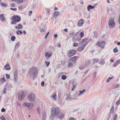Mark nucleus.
Wrapping results in <instances>:
<instances>
[{
    "label": "nucleus",
    "mask_w": 120,
    "mask_h": 120,
    "mask_svg": "<svg viewBox=\"0 0 120 120\" xmlns=\"http://www.w3.org/2000/svg\"><path fill=\"white\" fill-rule=\"evenodd\" d=\"M61 78L63 80H65L67 78V76L65 75H63L62 76Z\"/></svg>",
    "instance_id": "35"
},
{
    "label": "nucleus",
    "mask_w": 120,
    "mask_h": 120,
    "mask_svg": "<svg viewBox=\"0 0 120 120\" xmlns=\"http://www.w3.org/2000/svg\"><path fill=\"white\" fill-rule=\"evenodd\" d=\"M78 94L77 93H75L73 95V99H77L79 98V96Z\"/></svg>",
    "instance_id": "14"
},
{
    "label": "nucleus",
    "mask_w": 120,
    "mask_h": 120,
    "mask_svg": "<svg viewBox=\"0 0 120 120\" xmlns=\"http://www.w3.org/2000/svg\"><path fill=\"white\" fill-rule=\"evenodd\" d=\"M94 8V6H92L91 5H89L87 6V8L88 10L89 11L90 9H92Z\"/></svg>",
    "instance_id": "20"
},
{
    "label": "nucleus",
    "mask_w": 120,
    "mask_h": 120,
    "mask_svg": "<svg viewBox=\"0 0 120 120\" xmlns=\"http://www.w3.org/2000/svg\"><path fill=\"white\" fill-rule=\"evenodd\" d=\"M90 63V61L88 60L86 62V67L87 66L89 65V64Z\"/></svg>",
    "instance_id": "44"
},
{
    "label": "nucleus",
    "mask_w": 120,
    "mask_h": 120,
    "mask_svg": "<svg viewBox=\"0 0 120 120\" xmlns=\"http://www.w3.org/2000/svg\"><path fill=\"white\" fill-rule=\"evenodd\" d=\"M49 32H48L47 34H46L45 37H44V38L45 39H47V37L48 36V35H49Z\"/></svg>",
    "instance_id": "46"
},
{
    "label": "nucleus",
    "mask_w": 120,
    "mask_h": 120,
    "mask_svg": "<svg viewBox=\"0 0 120 120\" xmlns=\"http://www.w3.org/2000/svg\"><path fill=\"white\" fill-rule=\"evenodd\" d=\"M73 66V64L72 63H68V67H70L71 66L72 67Z\"/></svg>",
    "instance_id": "45"
},
{
    "label": "nucleus",
    "mask_w": 120,
    "mask_h": 120,
    "mask_svg": "<svg viewBox=\"0 0 120 120\" xmlns=\"http://www.w3.org/2000/svg\"><path fill=\"white\" fill-rule=\"evenodd\" d=\"M120 103V100H118L116 102V104L117 105H118Z\"/></svg>",
    "instance_id": "53"
},
{
    "label": "nucleus",
    "mask_w": 120,
    "mask_h": 120,
    "mask_svg": "<svg viewBox=\"0 0 120 120\" xmlns=\"http://www.w3.org/2000/svg\"><path fill=\"white\" fill-rule=\"evenodd\" d=\"M96 72H95L93 75V77L94 78H95L96 76Z\"/></svg>",
    "instance_id": "43"
},
{
    "label": "nucleus",
    "mask_w": 120,
    "mask_h": 120,
    "mask_svg": "<svg viewBox=\"0 0 120 120\" xmlns=\"http://www.w3.org/2000/svg\"><path fill=\"white\" fill-rule=\"evenodd\" d=\"M1 81H3V82H4L5 81V77H3V78H2L1 80Z\"/></svg>",
    "instance_id": "55"
},
{
    "label": "nucleus",
    "mask_w": 120,
    "mask_h": 120,
    "mask_svg": "<svg viewBox=\"0 0 120 120\" xmlns=\"http://www.w3.org/2000/svg\"><path fill=\"white\" fill-rule=\"evenodd\" d=\"M10 9L13 11H16L17 10V9L16 8H10Z\"/></svg>",
    "instance_id": "56"
},
{
    "label": "nucleus",
    "mask_w": 120,
    "mask_h": 120,
    "mask_svg": "<svg viewBox=\"0 0 120 120\" xmlns=\"http://www.w3.org/2000/svg\"><path fill=\"white\" fill-rule=\"evenodd\" d=\"M118 22L119 24H120V14H119V15Z\"/></svg>",
    "instance_id": "62"
},
{
    "label": "nucleus",
    "mask_w": 120,
    "mask_h": 120,
    "mask_svg": "<svg viewBox=\"0 0 120 120\" xmlns=\"http://www.w3.org/2000/svg\"><path fill=\"white\" fill-rule=\"evenodd\" d=\"M119 86V85L118 84H117L114 87L115 88H117L118 87V86Z\"/></svg>",
    "instance_id": "64"
},
{
    "label": "nucleus",
    "mask_w": 120,
    "mask_h": 120,
    "mask_svg": "<svg viewBox=\"0 0 120 120\" xmlns=\"http://www.w3.org/2000/svg\"><path fill=\"white\" fill-rule=\"evenodd\" d=\"M18 72L17 71H15L14 72V80L15 82L17 81L18 77Z\"/></svg>",
    "instance_id": "11"
},
{
    "label": "nucleus",
    "mask_w": 120,
    "mask_h": 120,
    "mask_svg": "<svg viewBox=\"0 0 120 120\" xmlns=\"http://www.w3.org/2000/svg\"><path fill=\"white\" fill-rule=\"evenodd\" d=\"M44 82L43 81L41 83V86H44Z\"/></svg>",
    "instance_id": "58"
},
{
    "label": "nucleus",
    "mask_w": 120,
    "mask_h": 120,
    "mask_svg": "<svg viewBox=\"0 0 120 120\" xmlns=\"http://www.w3.org/2000/svg\"><path fill=\"white\" fill-rule=\"evenodd\" d=\"M117 64L120 63V60H117L116 62Z\"/></svg>",
    "instance_id": "59"
},
{
    "label": "nucleus",
    "mask_w": 120,
    "mask_h": 120,
    "mask_svg": "<svg viewBox=\"0 0 120 120\" xmlns=\"http://www.w3.org/2000/svg\"><path fill=\"white\" fill-rule=\"evenodd\" d=\"M11 20H13L11 23V24H15L19 22L21 20L20 17L17 15H15L12 16L11 18Z\"/></svg>",
    "instance_id": "2"
},
{
    "label": "nucleus",
    "mask_w": 120,
    "mask_h": 120,
    "mask_svg": "<svg viewBox=\"0 0 120 120\" xmlns=\"http://www.w3.org/2000/svg\"><path fill=\"white\" fill-rule=\"evenodd\" d=\"M80 36L81 38L83 37L84 36V33L83 32H81L80 33Z\"/></svg>",
    "instance_id": "37"
},
{
    "label": "nucleus",
    "mask_w": 120,
    "mask_h": 120,
    "mask_svg": "<svg viewBox=\"0 0 120 120\" xmlns=\"http://www.w3.org/2000/svg\"><path fill=\"white\" fill-rule=\"evenodd\" d=\"M0 19L1 21L4 22L5 21V18L4 15L3 14H2L0 15Z\"/></svg>",
    "instance_id": "13"
},
{
    "label": "nucleus",
    "mask_w": 120,
    "mask_h": 120,
    "mask_svg": "<svg viewBox=\"0 0 120 120\" xmlns=\"http://www.w3.org/2000/svg\"><path fill=\"white\" fill-rule=\"evenodd\" d=\"M78 46V44L76 43H75L73 44V46L74 47H77Z\"/></svg>",
    "instance_id": "50"
},
{
    "label": "nucleus",
    "mask_w": 120,
    "mask_h": 120,
    "mask_svg": "<svg viewBox=\"0 0 120 120\" xmlns=\"http://www.w3.org/2000/svg\"><path fill=\"white\" fill-rule=\"evenodd\" d=\"M51 111H53L55 114L57 116H58V114L60 112L59 108L57 107L56 108L53 107L51 109Z\"/></svg>",
    "instance_id": "4"
},
{
    "label": "nucleus",
    "mask_w": 120,
    "mask_h": 120,
    "mask_svg": "<svg viewBox=\"0 0 120 120\" xmlns=\"http://www.w3.org/2000/svg\"><path fill=\"white\" fill-rule=\"evenodd\" d=\"M76 40H77V37H76V36L74 35L72 38L73 41L74 42H75Z\"/></svg>",
    "instance_id": "27"
},
{
    "label": "nucleus",
    "mask_w": 120,
    "mask_h": 120,
    "mask_svg": "<svg viewBox=\"0 0 120 120\" xmlns=\"http://www.w3.org/2000/svg\"><path fill=\"white\" fill-rule=\"evenodd\" d=\"M6 88H4L3 89V94H6Z\"/></svg>",
    "instance_id": "49"
},
{
    "label": "nucleus",
    "mask_w": 120,
    "mask_h": 120,
    "mask_svg": "<svg viewBox=\"0 0 120 120\" xmlns=\"http://www.w3.org/2000/svg\"><path fill=\"white\" fill-rule=\"evenodd\" d=\"M68 56L69 57H70L74 55L76 53V51L75 50H71L68 52Z\"/></svg>",
    "instance_id": "6"
},
{
    "label": "nucleus",
    "mask_w": 120,
    "mask_h": 120,
    "mask_svg": "<svg viewBox=\"0 0 120 120\" xmlns=\"http://www.w3.org/2000/svg\"><path fill=\"white\" fill-rule=\"evenodd\" d=\"M27 107L28 108V109H30L33 106V105L31 103H27Z\"/></svg>",
    "instance_id": "22"
},
{
    "label": "nucleus",
    "mask_w": 120,
    "mask_h": 120,
    "mask_svg": "<svg viewBox=\"0 0 120 120\" xmlns=\"http://www.w3.org/2000/svg\"><path fill=\"white\" fill-rule=\"evenodd\" d=\"M117 114H115L113 116V118L116 120L117 119Z\"/></svg>",
    "instance_id": "40"
},
{
    "label": "nucleus",
    "mask_w": 120,
    "mask_h": 120,
    "mask_svg": "<svg viewBox=\"0 0 120 120\" xmlns=\"http://www.w3.org/2000/svg\"><path fill=\"white\" fill-rule=\"evenodd\" d=\"M70 120H76V118H73L71 117L69 119Z\"/></svg>",
    "instance_id": "60"
},
{
    "label": "nucleus",
    "mask_w": 120,
    "mask_h": 120,
    "mask_svg": "<svg viewBox=\"0 0 120 120\" xmlns=\"http://www.w3.org/2000/svg\"><path fill=\"white\" fill-rule=\"evenodd\" d=\"M114 107L113 106H112L111 108V109L110 111V113L109 114V116L110 114L112 113L113 112L114 110Z\"/></svg>",
    "instance_id": "25"
},
{
    "label": "nucleus",
    "mask_w": 120,
    "mask_h": 120,
    "mask_svg": "<svg viewBox=\"0 0 120 120\" xmlns=\"http://www.w3.org/2000/svg\"><path fill=\"white\" fill-rule=\"evenodd\" d=\"M16 39L15 37L14 36H12L11 38V40L12 41H14Z\"/></svg>",
    "instance_id": "29"
},
{
    "label": "nucleus",
    "mask_w": 120,
    "mask_h": 120,
    "mask_svg": "<svg viewBox=\"0 0 120 120\" xmlns=\"http://www.w3.org/2000/svg\"><path fill=\"white\" fill-rule=\"evenodd\" d=\"M51 96L54 100H56V94H54L53 95H51Z\"/></svg>",
    "instance_id": "30"
},
{
    "label": "nucleus",
    "mask_w": 120,
    "mask_h": 120,
    "mask_svg": "<svg viewBox=\"0 0 120 120\" xmlns=\"http://www.w3.org/2000/svg\"><path fill=\"white\" fill-rule=\"evenodd\" d=\"M84 48L82 46H79L78 48V50L79 52H81L83 50Z\"/></svg>",
    "instance_id": "21"
},
{
    "label": "nucleus",
    "mask_w": 120,
    "mask_h": 120,
    "mask_svg": "<svg viewBox=\"0 0 120 120\" xmlns=\"http://www.w3.org/2000/svg\"><path fill=\"white\" fill-rule=\"evenodd\" d=\"M18 96L19 98V100L21 101L23 99L24 95H23V92L22 91L19 92L18 93Z\"/></svg>",
    "instance_id": "8"
},
{
    "label": "nucleus",
    "mask_w": 120,
    "mask_h": 120,
    "mask_svg": "<svg viewBox=\"0 0 120 120\" xmlns=\"http://www.w3.org/2000/svg\"><path fill=\"white\" fill-rule=\"evenodd\" d=\"M86 91L85 89H84L82 91H79V94H78V95H80L82 94Z\"/></svg>",
    "instance_id": "24"
},
{
    "label": "nucleus",
    "mask_w": 120,
    "mask_h": 120,
    "mask_svg": "<svg viewBox=\"0 0 120 120\" xmlns=\"http://www.w3.org/2000/svg\"><path fill=\"white\" fill-rule=\"evenodd\" d=\"M6 77L8 79H9L10 78V76L8 74H6Z\"/></svg>",
    "instance_id": "51"
},
{
    "label": "nucleus",
    "mask_w": 120,
    "mask_h": 120,
    "mask_svg": "<svg viewBox=\"0 0 120 120\" xmlns=\"http://www.w3.org/2000/svg\"><path fill=\"white\" fill-rule=\"evenodd\" d=\"M83 20L82 19H81L78 22L77 26H81L83 24Z\"/></svg>",
    "instance_id": "16"
},
{
    "label": "nucleus",
    "mask_w": 120,
    "mask_h": 120,
    "mask_svg": "<svg viewBox=\"0 0 120 120\" xmlns=\"http://www.w3.org/2000/svg\"><path fill=\"white\" fill-rule=\"evenodd\" d=\"M105 41H102L101 42L99 41L96 44L98 45L99 47L103 49L105 47Z\"/></svg>",
    "instance_id": "5"
},
{
    "label": "nucleus",
    "mask_w": 120,
    "mask_h": 120,
    "mask_svg": "<svg viewBox=\"0 0 120 120\" xmlns=\"http://www.w3.org/2000/svg\"><path fill=\"white\" fill-rule=\"evenodd\" d=\"M37 112L40 115L39 109L38 108L37 110Z\"/></svg>",
    "instance_id": "61"
},
{
    "label": "nucleus",
    "mask_w": 120,
    "mask_h": 120,
    "mask_svg": "<svg viewBox=\"0 0 120 120\" xmlns=\"http://www.w3.org/2000/svg\"><path fill=\"white\" fill-rule=\"evenodd\" d=\"M113 52L114 53L117 52L118 51V50L117 49L116 47L113 50Z\"/></svg>",
    "instance_id": "36"
},
{
    "label": "nucleus",
    "mask_w": 120,
    "mask_h": 120,
    "mask_svg": "<svg viewBox=\"0 0 120 120\" xmlns=\"http://www.w3.org/2000/svg\"><path fill=\"white\" fill-rule=\"evenodd\" d=\"M1 119L2 120H6L5 118L3 116H1Z\"/></svg>",
    "instance_id": "57"
},
{
    "label": "nucleus",
    "mask_w": 120,
    "mask_h": 120,
    "mask_svg": "<svg viewBox=\"0 0 120 120\" xmlns=\"http://www.w3.org/2000/svg\"><path fill=\"white\" fill-rule=\"evenodd\" d=\"M88 40V39L87 38H84L82 40V42H80L79 44L80 45H81L83 43L85 42L87 40Z\"/></svg>",
    "instance_id": "23"
},
{
    "label": "nucleus",
    "mask_w": 120,
    "mask_h": 120,
    "mask_svg": "<svg viewBox=\"0 0 120 120\" xmlns=\"http://www.w3.org/2000/svg\"><path fill=\"white\" fill-rule=\"evenodd\" d=\"M56 116V115L55 114L53 111H51V114L50 116V118L52 120H54V117Z\"/></svg>",
    "instance_id": "12"
},
{
    "label": "nucleus",
    "mask_w": 120,
    "mask_h": 120,
    "mask_svg": "<svg viewBox=\"0 0 120 120\" xmlns=\"http://www.w3.org/2000/svg\"><path fill=\"white\" fill-rule=\"evenodd\" d=\"M29 100L31 101H33L35 99L34 94H30L28 95Z\"/></svg>",
    "instance_id": "7"
},
{
    "label": "nucleus",
    "mask_w": 120,
    "mask_h": 120,
    "mask_svg": "<svg viewBox=\"0 0 120 120\" xmlns=\"http://www.w3.org/2000/svg\"><path fill=\"white\" fill-rule=\"evenodd\" d=\"M45 63L46 64V66L47 67L50 64V62H47L45 61Z\"/></svg>",
    "instance_id": "48"
},
{
    "label": "nucleus",
    "mask_w": 120,
    "mask_h": 120,
    "mask_svg": "<svg viewBox=\"0 0 120 120\" xmlns=\"http://www.w3.org/2000/svg\"><path fill=\"white\" fill-rule=\"evenodd\" d=\"M59 13V12L58 11H56L54 13V15L55 16H57Z\"/></svg>",
    "instance_id": "42"
},
{
    "label": "nucleus",
    "mask_w": 120,
    "mask_h": 120,
    "mask_svg": "<svg viewBox=\"0 0 120 120\" xmlns=\"http://www.w3.org/2000/svg\"><path fill=\"white\" fill-rule=\"evenodd\" d=\"M5 109L3 108L1 110V111L2 112H5Z\"/></svg>",
    "instance_id": "54"
},
{
    "label": "nucleus",
    "mask_w": 120,
    "mask_h": 120,
    "mask_svg": "<svg viewBox=\"0 0 120 120\" xmlns=\"http://www.w3.org/2000/svg\"><path fill=\"white\" fill-rule=\"evenodd\" d=\"M46 113L45 111H43V113L42 120H45L46 117Z\"/></svg>",
    "instance_id": "17"
},
{
    "label": "nucleus",
    "mask_w": 120,
    "mask_h": 120,
    "mask_svg": "<svg viewBox=\"0 0 120 120\" xmlns=\"http://www.w3.org/2000/svg\"><path fill=\"white\" fill-rule=\"evenodd\" d=\"M64 114L60 113L58 114V117L60 119L63 118L64 116Z\"/></svg>",
    "instance_id": "19"
},
{
    "label": "nucleus",
    "mask_w": 120,
    "mask_h": 120,
    "mask_svg": "<svg viewBox=\"0 0 120 120\" xmlns=\"http://www.w3.org/2000/svg\"><path fill=\"white\" fill-rule=\"evenodd\" d=\"M18 26H15V28L16 29H21L22 28L23 26L21 24H19L18 25Z\"/></svg>",
    "instance_id": "18"
},
{
    "label": "nucleus",
    "mask_w": 120,
    "mask_h": 120,
    "mask_svg": "<svg viewBox=\"0 0 120 120\" xmlns=\"http://www.w3.org/2000/svg\"><path fill=\"white\" fill-rule=\"evenodd\" d=\"M118 64H117L116 62L114 63L113 64V66L114 67H115Z\"/></svg>",
    "instance_id": "52"
},
{
    "label": "nucleus",
    "mask_w": 120,
    "mask_h": 120,
    "mask_svg": "<svg viewBox=\"0 0 120 120\" xmlns=\"http://www.w3.org/2000/svg\"><path fill=\"white\" fill-rule=\"evenodd\" d=\"M66 99L68 101H69L71 99L70 95L69 94L67 95Z\"/></svg>",
    "instance_id": "28"
},
{
    "label": "nucleus",
    "mask_w": 120,
    "mask_h": 120,
    "mask_svg": "<svg viewBox=\"0 0 120 120\" xmlns=\"http://www.w3.org/2000/svg\"><path fill=\"white\" fill-rule=\"evenodd\" d=\"M94 37L95 38H97V33L96 32H94Z\"/></svg>",
    "instance_id": "32"
},
{
    "label": "nucleus",
    "mask_w": 120,
    "mask_h": 120,
    "mask_svg": "<svg viewBox=\"0 0 120 120\" xmlns=\"http://www.w3.org/2000/svg\"><path fill=\"white\" fill-rule=\"evenodd\" d=\"M23 1V0H15V2L18 4L22 3Z\"/></svg>",
    "instance_id": "26"
},
{
    "label": "nucleus",
    "mask_w": 120,
    "mask_h": 120,
    "mask_svg": "<svg viewBox=\"0 0 120 120\" xmlns=\"http://www.w3.org/2000/svg\"><path fill=\"white\" fill-rule=\"evenodd\" d=\"M93 63H94L97 62L98 61V59H94L93 60Z\"/></svg>",
    "instance_id": "39"
},
{
    "label": "nucleus",
    "mask_w": 120,
    "mask_h": 120,
    "mask_svg": "<svg viewBox=\"0 0 120 120\" xmlns=\"http://www.w3.org/2000/svg\"><path fill=\"white\" fill-rule=\"evenodd\" d=\"M38 68L37 67H33L31 68L28 72L27 77L29 79L33 78V80L36 77L38 74Z\"/></svg>",
    "instance_id": "1"
},
{
    "label": "nucleus",
    "mask_w": 120,
    "mask_h": 120,
    "mask_svg": "<svg viewBox=\"0 0 120 120\" xmlns=\"http://www.w3.org/2000/svg\"><path fill=\"white\" fill-rule=\"evenodd\" d=\"M113 78V77H109L107 80L106 82H109L110 80L112 79Z\"/></svg>",
    "instance_id": "38"
},
{
    "label": "nucleus",
    "mask_w": 120,
    "mask_h": 120,
    "mask_svg": "<svg viewBox=\"0 0 120 120\" xmlns=\"http://www.w3.org/2000/svg\"><path fill=\"white\" fill-rule=\"evenodd\" d=\"M99 63L101 65H103L105 63V62L104 60H102L100 61Z\"/></svg>",
    "instance_id": "31"
},
{
    "label": "nucleus",
    "mask_w": 120,
    "mask_h": 120,
    "mask_svg": "<svg viewBox=\"0 0 120 120\" xmlns=\"http://www.w3.org/2000/svg\"><path fill=\"white\" fill-rule=\"evenodd\" d=\"M0 4L1 5L4 6V7H6L7 6V4L3 3H0Z\"/></svg>",
    "instance_id": "33"
},
{
    "label": "nucleus",
    "mask_w": 120,
    "mask_h": 120,
    "mask_svg": "<svg viewBox=\"0 0 120 120\" xmlns=\"http://www.w3.org/2000/svg\"><path fill=\"white\" fill-rule=\"evenodd\" d=\"M75 32L74 31L71 32L70 34V35L71 36H72L74 35V34L75 33Z\"/></svg>",
    "instance_id": "41"
},
{
    "label": "nucleus",
    "mask_w": 120,
    "mask_h": 120,
    "mask_svg": "<svg viewBox=\"0 0 120 120\" xmlns=\"http://www.w3.org/2000/svg\"><path fill=\"white\" fill-rule=\"evenodd\" d=\"M17 31L19 32L20 34H22V32L21 30H17Z\"/></svg>",
    "instance_id": "63"
},
{
    "label": "nucleus",
    "mask_w": 120,
    "mask_h": 120,
    "mask_svg": "<svg viewBox=\"0 0 120 120\" xmlns=\"http://www.w3.org/2000/svg\"><path fill=\"white\" fill-rule=\"evenodd\" d=\"M52 53V52L51 51H47L45 53V56L46 58H49L51 56Z\"/></svg>",
    "instance_id": "9"
},
{
    "label": "nucleus",
    "mask_w": 120,
    "mask_h": 120,
    "mask_svg": "<svg viewBox=\"0 0 120 120\" xmlns=\"http://www.w3.org/2000/svg\"><path fill=\"white\" fill-rule=\"evenodd\" d=\"M77 58V56H74L73 57L70 59L69 61L72 62L73 63H74L75 62Z\"/></svg>",
    "instance_id": "15"
},
{
    "label": "nucleus",
    "mask_w": 120,
    "mask_h": 120,
    "mask_svg": "<svg viewBox=\"0 0 120 120\" xmlns=\"http://www.w3.org/2000/svg\"><path fill=\"white\" fill-rule=\"evenodd\" d=\"M20 45V43L19 42H18L15 45V48L16 49Z\"/></svg>",
    "instance_id": "34"
},
{
    "label": "nucleus",
    "mask_w": 120,
    "mask_h": 120,
    "mask_svg": "<svg viewBox=\"0 0 120 120\" xmlns=\"http://www.w3.org/2000/svg\"><path fill=\"white\" fill-rule=\"evenodd\" d=\"M27 102H24L23 104V105L24 107L27 106Z\"/></svg>",
    "instance_id": "47"
},
{
    "label": "nucleus",
    "mask_w": 120,
    "mask_h": 120,
    "mask_svg": "<svg viewBox=\"0 0 120 120\" xmlns=\"http://www.w3.org/2000/svg\"><path fill=\"white\" fill-rule=\"evenodd\" d=\"M109 26L111 28H113L115 26V23L114 19L112 18H110L108 23Z\"/></svg>",
    "instance_id": "3"
},
{
    "label": "nucleus",
    "mask_w": 120,
    "mask_h": 120,
    "mask_svg": "<svg viewBox=\"0 0 120 120\" xmlns=\"http://www.w3.org/2000/svg\"><path fill=\"white\" fill-rule=\"evenodd\" d=\"M11 67L9 64H6L4 66V68H3V69H5L7 70H10L11 69Z\"/></svg>",
    "instance_id": "10"
}]
</instances>
